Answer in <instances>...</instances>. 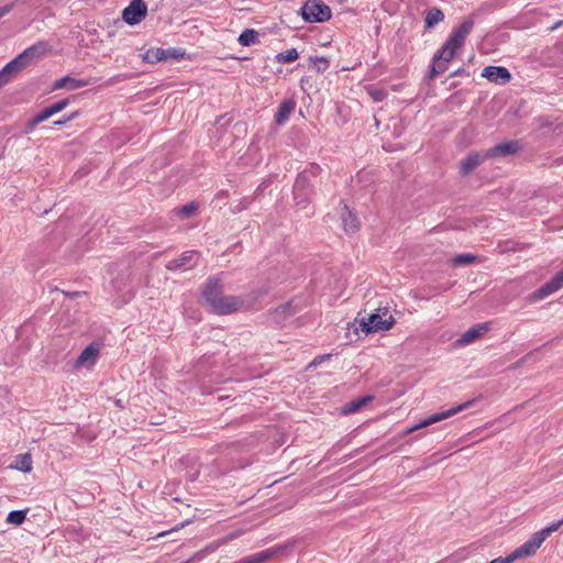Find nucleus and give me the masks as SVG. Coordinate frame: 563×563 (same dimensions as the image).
<instances>
[{"label": "nucleus", "mask_w": 563, "mask_h": 563, "mask_svg": "<svg viewBox=\"0 0 563 563\" xmlns=\"http://www.w3.org/2000/svg\"><path fill=\"white\" fill-rule=\"evenodd\" d=\"M343 229L349 233H354L358 230V221L355 214L349 210L346 206L343 207L341 214Z\"/></svg>", "instance_id": "aec40b11"}, {"label": "nucleus", "mask_w": 563, "mask_h": 563, "mask_svg": "<svg viewBox=\"0 0 563 563\" xmlns=\"http://www.w3.org/2000/svg\"><path fill=\"white\" fill-rule=\"evenodd\" d=\"M301 13L302 18L310 23L325 22L331 18V9L321 0H307Z\"/></svg>", "instance_id": "7ed1b4c3"}, {"label": "nucleus", "mask_w": 563, "mask_h": 563, "mask_svg": "<svg viewBox=\"0 0 563 563\" xmlns=\"http://www.w3.org/2000/svg\"><path fill=\"white\" fill-rule=\"evenodd\" d=\"M22 472H30L32 468V462L30 455L25 454L21 456V464L16 466Z\"/></svg>", "instance_id": "c9c22d12"}, {"label": "nucleus", "mask_w": 563, "mask_h": 563, "mask_svg": "<svg viewBox=\"0 0 563 563\" xmlns=\"http://www.w3.org/2000/svg\"><path fill=\"white\" fill-rule=\"evenodd\" d=\"M321 168L312 164L309 168L303 170L301 174L298 175L295 185H294V191L296 195V198H298L299 195H305V189L307 186V183L310 180V177H316L319 175Z\"/></svg>", "instance_id": "9d476101"}, {"label": "nucleus", "mask_w": 563, "mask_h": 563, "mask_svg": "<svg viewBox=\"0 0 563 563\" xmlns=\"http://www.w3.org/2000/svg\"><path fill=\"white\" fill-rule=\"evenodd\" d=\"M243 534V530H235L229 534H227L225 537H223V540L225 542V544L239 537H241Z\"/></svg>", "instance_id": "ea45409f"}, {"label": "nucleus", "mask_w": 563, "mask_h": 563, "mask_svg": "<svg viewBox=\"0 0 563 563\" xmlns=\"http://www.w3.org/2000/svg\"><path fill=\"white\" fill-rule=\"evenodd\" d=\"M198 208H199V205L195 201H191V202L183 206L181 208L176 209L175 212L179 218L188 219L197 212Z\"/></svg>", "instance_id": "bb28decb"}, {"label": "nucleus", "mask_w": 563, "mask_h": 563, "mask_svg": "<svg viewBox=\"0 0 563 563\" xmlns=\"http://www.w3.org/2000/svg\"><path fill=\"white\" fill-rule=\"evenodd\" d=\"M563 525V519L558 521V522H554L548 527H545L544 529L536 532L540 538L541 540L544 542V540L552 533V532H555L556 530H559V528Z\"/></svg>", "instance_id": "c756f323"}, {"label": "nucleus", "mask_w": 563, "mask_h": 563, "mask_svg": "<svg viewBox=\"0 0 563 563\" xmlns=\"http://www.w3.org/2000/svg\"><path fill=\"white\" fill-rule=\"evenodd\" d=\"M244 301L234 296H221L211 310L218 314H227L240 310Z\"/></svg>", "instance_id": "423d86ee"}, {"label": "nucleus", "mask_w": 563, "mask_h": 563, "mask_svg": "<svg viewBox=\"0 0 563 563\" xmlns=\"http://www.w3.org/2000/svg\"><path fill=\"white\" fill-rule=\"evenodd\" d=\"M198 263V255L194 251L185 252L179 258L173 260L167 264L168 269L190 268Z\"/></svg>", "instance_id": "4468645a"}, {"label": "nucleus", "mask_w": 563, "mask_h": 563, "mask_svg": "<svg viewBox=\"0 0 563 563\" xmlns=\"http://www.w3.org/2000/svg\"><path fill=\"white\" fill-rule=\"evenodd\" d=\"M475 401H476V399H471V400L465 401V402H463L456 407H453L449 410H445V411H442L439 413H434V415L430 416L429 418L424 419L423 421H421L420 423L416 424L411 429H409L408 432L411 433L418 429L431 426V424L440 422L446 418H450L465 409L471 408L475 404Z\"/></svg>", "instance_id": "20e7f679"}, {"label": "nucleus", "mask_w": 563, "mask_h": 563, "mask_svg": "<svg viewBox=\"0 0 563 563\" xmlns=\"http://www.w3.org/2000/svg\"><path fill=\"white\" fill-rule=\"evenodd\" d=\"M330 356H331V354L322 355V356H320V357H319V360H318V358H316V360L311 363V365H316L317 363H320V362H322V361H325V358H329Z\"/></svg>", "instance_id": "09e8293b"}, {"label": "nucleus", "mask_w": 563, "mask_h": 563, "mask_svg": "<svg viewBox=\"0 0 563 563\" xmlns=\"http://www.w3.org/2000/svg\"><path fill=\"white\" fill-rule=\"evenodd\" d=\"M482 76L495 84H506L511 79L509 70L500 66L485 67L482 71Z\"/></svg>", "instance_id": "1a4fd4ad"}, {"label": "nucleus", "mask_w": 563, "mask_h": 563, "mask_svg": "<svg viewBox=\"0 0 563 563\" xmlns=\"http://www.w3.org/2000/svg\"><path fill=\"white\" fill-rule=\"evenodd\" d=\"M395 323V319L391 314H388V310L384 309L383 314L372 313L368 318H362L360 327L366 334L389 330Z\"/></svg>", "instance_id": "f03ea898"}, {"label": "nucleus", "mask_w": 563, "mask_h": 563, "mask_svg": "<svg viewBox=\"0 0 563 563\" xmlns=\"http://www.w3.org/2000/svg\"><path fill=\"white\" fill-rule=\"evenodd\" d=\"M224 544H225V542H224L223 538H221V539L216 540L212 543L208 544L205 548V551H206V553L214 552L217 549H219L220 547H222Z\"/></svg>", "instance_id": "4c0bfd02"}, {"label": "nucleus", "mask_w": 563, "mask_h": 563, "mask_svg": "<svg viewBox=\"0 0 563 563\" xmlns=\"http://www.w3.org/2000/svg\"><path fill=\"white\" fill-rule=\"evenodd\" d=\"M122 19L130 25L141 22V0H132L122 12Z\"/></svg>", "instance_id": "f3484780"}, {"label": "nucleus", "mask_w": 563, "mask_h": 563, "mask_svg": "<svg viewBox=\"0 0 563 563\" xmlns=\"http://www.w3.org/2000/svg\"><path fill=\"white\" fill-rule=\"evenodd\" d=\"M443 20H444L443 12L438 8H432L427 12V15L424 19V24H426V27L432 29L438 23L442 22Z\"/></svg>", "instance_id": "5701e85b"}, {"label": "nucleus", "mask_w": 563, "mask_h": 563, "mask_svg": "<svg viewBox=\"0 0 563 563\" xmlns=\"http://www.w3.org/2000/svg\"><path fill=\"white\" fill-rule=\"evenodd\" d=\"M298 58V52L296 48L287 49L277 55V60L282 63H290Z\"/></svg>", "instance_id": "7c9ffc66"}, {"label": "nucleus", "mask_w": 563, "mask_h": 563, "mask_svg": "<svg viewBox=\"0 0 563 563\" xmlns=\"http://www.w3.org/2000/svg\"><path fill=\"white\" fill-rule=\"evenodd\" d=\"M147 14V8L145 5V3L143 2V19L146 16Z\"/></svg>", "instance_id": "8fccbe9b"}, {"label": "nucleus", "mask_w": 563, "mask_h": 563, "mask_svg": "<svg viewBox=\"0 0 563 563\" xmlns=\"http://www.w3.org/2000/svg\"><path fill=\"white\" fill-rule=\"evenodd\" d=\"M352 327L354 328V332L357 333V328H355V324L353 323Z\"/></svg>", "instance_id": "864d4df0"}, {"label": "nucleus", "mask_w": 563, "mask_h": 563, "mask_svg": "<svg viewBox=\"0 0 563 563\" xmlns=\"http://www.w3.org/2000/svg\"><path fill=\"white\" fill-rule=\"evenodd\" d=\"M25 518L26 510H12L7 516V522L14 526H20L24 522Z\"/></svg>", "instance_id": "c85d7f7f"}, {"label": "nucleus", "mask_w": 563, "mask_h": 563, "mask_svg": "<svg viewBox=\"0 0 563 563\" xmlns=\"http://www.w3.org/2000/svg\"><path fill=\"white\" fill-rule=\"evenodd\" d=\"M488 156L485 152H472L460 163V174L465 176L478 167Z\"/></svg>", "instance_id": "0eeeda50"}, {"label": "nucleus", "mask_w": 563, "mask_h": 563, "mask_svg": "<svg viewBox=\"0 0 563 563\" xmlns=\"http://www.w3.org/2000/svg\"><path fill=\"white\" fill-rule=\"evenodd\" d=\"M165 52H170L168 53V59H179L185 54L184 52H180L178 49H166Z\"/></svg>", "instance_id": "a18cd8bd"}, {"label": "nucleus", "mask_w": 563, "mask_h": 563, "mask_svg": "<svg viewBox=\"0 0 563 563\" xmlns=\"http://www.w3.org/2000/svg\"><path fill=\"white\" fill-rule=\"evenodd\" d=\"M167 533H168V531H163V532H159V533L157 534V537H163V536H165V534H167Z\"/></svg>", "instance_id": "603ef678"}, {"label": "nucleus", "mask_w": 563, "mask_h": 563, "mask_svg": "<svg viewBox=\"0 0 563 563\" xmlns=\"http://www.w3.org/2000/svg\"><path fill=\"white\" fill-rule=\"evenodd\" d=\"M76 115H77V113H73L71 115H69V117H67V118H65L63 120L54 122V124H56V125L64 124V123H66V122H68L70 120H73Z\"/></svg>", "instance_id": "de8ad7c7"}, {"label": "nucleus", "mask_w": 563, "mask_h": 563, "mask_svg": "<svg viewBox=\"0 0 563 563\" xmlns=\"http://www.w3.org/2000/svg\"><path fill=\"white\" fill-rule=\"evenodd\" d=\"M449 63L442 59H439L437 55H434L432 65L429 73V78L432 79L438 75L443 74L448 69Z\"/></svg>", "instance_id": "393cba45"}, {"label": "nucleus", "mask_w": 563, "mask_h": 563, "mask_svg": "<svg viewBox=\"0 0 563 563\" xmlns=\"http://www.w3.org/2000/svg\"><path fill=\"white\" fill-rule=\"evenodd\" d=\"M202 295L207 303L212 308L222 296V285L218 280L210 279L206 284Z\"/></svg>", "instance_id": "2eb2a0df"}, {"label": "nucleus", "mask_w": 563, "mask_h": 563, "mask_svg": "<svg viewBox=\"0 0 563 563\" xmlns=\"http://www.w3.org/2000/svg\"><path fill=\"white\" fill-rule=\"evenodd\" d=\"M372 400H373V396H365L360 399L352 400L343 407L342 413L343 415L354 413V412L358 411L360 409H362L364 406H366Z\"/></svg>", "instance_id": "4be33fe9"}, {"label": "nucleus", "mask_w": 563, "mask_h": 563, "mask_svg": "<svg viewBox=\"0 0 563 563\" xmlns=\"http://www.w3.org/2000/svg\"><path fill=\"white\" fill-rule=\"evenodd\" d=\"M519 150V143L517 141L504 142L495 145L494 147L486 151L488 157H506L515 154Z\"/></svg>", "instance_id": "f8f14e48"}, {"label": "nucleus", "mask_w": 563, "mask_h": 563, "mask_svg": "<svg viewBox=\"0 0 563 563\" xmlns=\"http://www.w3.org/2000/svg\"><path fill=\"white\" fill-rule=\"evenodd\" d=\"M474 26V21L471 19L465 20L459 29L452 32L450 37L448 38L449 45H453L459 49L463 46L466 36L471 33Z\"/></svg>", "instance_id": "6e6552de"}, {"label": "nucleus", "mask_w": 563, "mask_h": 563, "mask_svg": "<svg viewBox=\"0 0 563 563\" xmlns=\"http://www.w3.org/2000/svg\"><path fill=\"white\" fill-rule=\"evenodd\" d=\"M48 43L40 41L25 48L0 70V88L10 82L20 71L29 67L33 62L43 57L48 51Z\"/></svg>", "instance_id": "f257e3e1"}, {"label": "nucleus", "mask_w": 563, "mask_h": 563, "mask_svg": "<svg viewBox=\"0 0 563 563\" xmlns=\"http://www.w3.org/2000/svg\"><path fill=\"white\" fill-rule=\"evenodd\" d=\"M463 73V69H457L456 71H454V74L452 76H457V75H461Z\"/></svg>", "instance_id": "3c124183"}, {"label": "nucleus", "mask_w": 563, "mask_h": 563, "mask_svg": "<svg viewBox=\"0 0 563 563\" xmlns=\"http://www.w3.org/2000/svg\"><path fill=\"white\" fill-rule=\"evenodd\" d=\"M543 541L541 538L537 533H533L528 541L517 548L512 553L509 554V556L512 562L518 559L532 556L537 553Z\"/></svg>", "instance_id": "39448f33"}, {"label": "nucleus", "mask_w": 563, "mask_h": 563, "mask_svg": "<svg viewBox=\"0 0 563 563\" xmlns=\"http://www.w3.org/2000/svg\"><path fill=\"white\" fill-rule=\"evenodd\" d=\"M563 287V276H561L559 273L545 285H543L537 292L536 297L538 299H543L548 297L549 295L555 292L560 288Z\"/></svg>", "instance_id": "a211bd4d"}, {"label": "nucleus", "mask_w": 563, "mask_h": 563, "mask_svg": "<svg viewBox=\"0 0 563 563\" xmlns=\"http://www.w3.org/2000/svg\"><path fill=\"white\" fill-rule=\"evenodd\" d=\"M457 49V47L449 45V43L445 42L444 45L435 55L439 57V59L450 63L453 59L455 52Z\"/></svg>", "instance_id": "cd10ccee"}, {"label": "nucleus", "mask_w": 563, "mask_h": 563, "mask_svg": "<svg viewBox=\"0 0 563 563\" xmlns=\"http://www.w3.org/2000/svg\"><path fill=\"white\" fill-rule=\"evenodd\" d=\"M37 124H38V122H35V118L33 117L32 119H30V120L25 123V125H24V132H25L26 134L32 133V132L35 130V128H36V125H37Z\"/></svg>", "instance_id": "58836bf2"}, {"label": "nucleus", "mask_w": 563, "mask_h": 563, "mask_svg": "<svg viewBox=\"0 0 563 563\" xmlns=\"http://www.w3.org/2000/svg\"><path fill=\"white\" fill-rule=\"evenodd\" d=\"M205 554H207V553H206L205 548H203L202 550L196 552L189 560L184 561L181 563H192V562H195L197 560L202 559L205 556Z\"/></svg>", "instance_id": "c03bdc74"}, {"label": "nucleus", "mask_w": 563, "mask_h": 563, "mask_svg": "<svg viewBox=\"0 0 563 563\" xmlns=\"http://www.w3.org/2000/svg\"><path fill=\"white\" fill-rule=\"evenodd\" d=\"M489 330L488 323H479L465 331L455 342L456 345H467L483 336Z\"/></svg>", "instance_id": "9b49d317"}, {"label": "nucleus", "mask_w": 563, "mask_h": 563, "mask_svg": "<svg viewBox=\"0 0 563 563\" xmlns=\"http://www.w3.org/2000/svg\"><path fill=\"white\" fill-rule=\"evenodd\" d=\"M99 354V346L96 344L88 345L77 357L75 365L76 367L86 366L90 368L95 365L97 356Z\"/></svg>", "instance_id": "ddd939ff"}, {"label": "nucleus", "mask_w": 563, "mask_h": 563, "mask_svg": "<svg viewBox=\"0 0 563 563\" xmlns=\"http://www.w3.org/2000/svg\"><path fill=\"white\" fill-rule=\"evenodd\" d=\"M168 53L162 48L148 49L145 54H143V62L155 63L161 60L168 59Z\"/></svg>", "instance_id": "b1692460"}, {"label": "nucleus", "mask_w": 563, "mask_h": 563, "mask_svg": "<svg viewBox=\"0 0 563 563\" xmlns=\"http://www.w3.org/2000/svg\"><path fill=\"white\" fill-rule=\"evenodd\" d=\"M70 100L69 98H65L63 100H59L51 106H48V109L51 110V112L54 114L63 111L68 104H69Z\"/></svg>", "instance_id": "72a5a7b5"}, {"label": "nucleus", "mask_w": 563, "mask_h": 563, "mask_svg": "<svg viewBox=\"0 0 563 563\" xmlns=\"http://www.w3.org/2000/svg\"><path fill=\"white\" fill-rule=\"evenodd\" d=\"M52 115H53V113L51 112L48 107H46L41 112H38L36 115H34L35 122H38V124H40V123L46 121L47 119H49Z\"/></svg>", "instance_id": "e433bc0d"}, {"label": "nucleus", "mask_w": 563, "mask_h": 563, "mask_svg": "<svg viewBox=\"0 0 563 563\" xmlns=\"http://www.w3.org/2000/svg\"><path fill=\"white\" fill-rule=\"evenodd\" d=\"M531 355H532V353L527 354L525 357H522V358L518 360L516 363H514V364L510 366V368L516 369V368H518V367L522 366V365L527 362V360H528L529 357H531Z\"/></svg>", "instance_id": "49530a36"}, {"label": "nucleus", "mask_w": 563, "mask_h": 563, "mask_svg": "<svg viewBox=\"0 0 563 563\" xmlns=\"http://www.w3.org/2000/svg\"><path fill=\"white\" fill-rule=\"evenodd\" d=\"M295 106L296 103L292 100L282 102L275 117L276 122L278 124H284L295 109Z\"/></svg>", "instance_id": "412c9836"}, {"label": "nucleus", "mask_w": 563, "mask_h": 563, "mask_svg": "<svg viewBox=\"0 0 563 563\" xmlns=\"http://www.w3.org/2000/svg\"><path fill=\"white\" fill-rule=\"evenodd\" d=\"M13 8H14L13 2L0 7V19L3 18L4 15L9 14L13 10Z\"/></svg>", "instance_id": "79ce46f5"}, {"label": "nucleus", "mask_w": 563, "mask_h": 563, "mask_svg": "<svg viewBox=\"0 0 563 563\" xmlns=\"http://www.w3.org/2000/svg\"><path fill=\"white\" fill-rule=\"evenodd\" d=\"M310 62L313 64V68L318 73H323L329 67V60L325 57H310Z\"/></svg>", "instance_id": "2f4dec72"}, {"label": "nucleus", "mask_w": 563, "mask_h": 563, "mask_svg": "<svg viewBox=\"0 0 563 563\" xmlns=\"http://www.w3.org/2000/svg\"><path fill=\"white\" fill-rule=\"evenodd\" d=\"M287 548V545L273 547L265 551L250 555L249 558L252 561V563H265L275 558L276 555L282 554Z\"/></svg>", "instance_id": "6ab92c4d"}, {"label": "nucleus", "mask_w": 563, "mask_h": 563, "mask_svg": "<svg viewBox=\"0 0 563 563\" xmlns=\"http://www.w3.org/2000/svg\"><path fill=\"white\" fill-rule=\"evenodd\" d=\"M13 8H14L13 2L0 7V19L3 18L4 15L9 14L13 10Z\"/></svg>", "instance_id": "a19ab883"}, {"label": "nucleus", "mask_w": 563, "mask_h": 563, "mask_svg": "<svg viewBox=\"0 0 563 563\" xmlns=\"http://www.w3.org/2000/svg\"><path fill=\"white\" fill-rule=\"evenodd\" d=\"M290 310H291L290 303L283 305L275 310V318L276 319L285 318L291 313Z\"/></svg>", "instance_id": "f704fd0d"}, {"label": "nucleus", "mask_w": 563, "mask_h": 563, "mask_svg": "<svg viewBox=\"0 0 563 563\" xmlns=\"http://www.w3.org/2000/svg\"><path fill=\"white\" fill-rule=\"evenodd\" d=\"M89 85V81L86 79H77L71 76H64L53 84V90L58 89H68V90H76L79 88H84Z\"/></svg>", "instance_id": "dca6fc26"}, {"label": "nucleus", "mask_w": 563, "mask_h": 563, "mask_svg": "<svg viewBox=\"0 0 563 563\" xmlns=\"http://www.w3.org/2000/svg\"><path fill=\"white\" fill-rule=\"evenodd\" d=\"M13 8H14L13 2L0 7V19L3 18L4 15L9 14L13 10Z\"/></svg>", "instance_id": "37998d69"}, {"label": "nucleus", "mask_w": 563, "mask_h": 563, "mask_svg": "<svg viewBox=\"0 0 563 563\" xmlns=\"http://www.w3.org/2000/svg\"><path fill=\"white\" fill-rule=\"evenodd\" d=\"M258 33L255 30L246 29L239 36V43L242 46H251L256 43Z\"/></svg>", "instance_id": "a878e982"}, {"label": "nucleus", "mask_w": 563, "mask_h": 563, "mask_svg": "<svg viewBox=\"0 0 563 563\" xmlns=\"http://www.w3.org/2000/svg\"><path fill=\"white\" fill-rule=\"evenodd\" d=\"M474 261H475L474 255H472L470 253H464V254L456 255L452 260V263L454 266H460V265H468V264L473 263Z\"/></svg>", "instance_id": "473e14b6"}]
</instances>
